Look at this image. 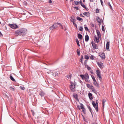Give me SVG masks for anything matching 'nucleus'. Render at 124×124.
Returning <instances> with one entry per match:
<instances>
[{"label": "nucleus", "instance_id": "42", "mask_svg": "<svg viewBox=\"0 0 124 124\" xmlns=\"http://www.w3.org/2000/svg\"><path fill=\"white\" fill-rule=\"evenodd\" d=\"M19 87L22 90H24L25 89V88L24 86H20Z\"/></svg>", "mask_w": 124, "mask_h": 124}, {"label": "nucleus", "instance_id": "41", "mask_svg": "<svg viewBox=\"0 0 124 124\" xmlns=\"http://www.w3.org/2000/svg\"><path fill=\"white\" fill-rule=\"evenodd\" d=\"M83 30V28L81 26H80L79 29V30L80 31H82Z\"/></svg>", "mask_w": 124, "mask_h": 124}, {"label": "nucleus", "instance_id": "53", "mask_svg": "<svg viewBox=\"0 0 124 124\" xmlns=\"http://www.w3.org/2000/svg\"><path fill=\"white\" fill-rule=\"evenodd\" d=\"M74 8L75 9H77V10H78V9H79V8H78V7H74Z\"/></svg>", "mask_w": 124, "mask_h": 124}, {"label": "nucleus", "instance_id": "47", "mask_svg": "<svg viewBox=\"0 0 124 124\" xmlns=\"http://www.w3.org/2000/svg\"><path fill=\"white\" fill-rule=\"evenodd\" d=\"M81 5L84 8L85 7V6L84 4L82 2L81 4Z\"/></svg>", "mask_w": 124, "mask_h": 124}, {"label": "nucleus", "instance_id": "17", "mask_svg": "<svg viewBox=\"0 0 124 124\" xmlns=\"http://www.w3.org/2000/svg\"><path fill=\"white\" fill-rule=\"evenodd\" d=\"M85 39L86 42H88L89 40V37L87 34H86L85 37Z\"/></svg>", "mask_w": 124, "mask_h": 124}, {"label": "nucleus", "instance_id": "64", "mask_svg": "<svg viewBox=\"0 0 124 124\" xmlns=\"http://www.w3.org/2000/svg\"><path fill=\"white\" fill-rule=\"evenodd\" d=\"M91 124H97V123H92Z\"/></svg>", "mask_w": 124, "mask_h": 124}, {"label": "nucleus", "instance_id": "14", "mask_svg": "<svg viewBox=\"0 0 124 124\" xmlns=\"http://www.w3.org/2000/svg\"><path fill=\"white\" fill-rule=\"evenodd\" d=\"M88 94L90 100H92L93 99V98L92 97V94L90 93H88Z\"/></svg>", "mask_w": 124, "mask_h": 124}, {"label": "nucleus", "instance_id": "11", "mask_svg": "<svg viewBox=\"0 0 124 124\" xmlns=\"http://www.w3.org/2000/svg\"><path fill=\"white\" fill-rule=\"evenodd\" d=\"M73 96L77 101H79V100L78 98V96L77 94L75 93H74L73 95Z\"/></svg>", "mask_w": 124, "mask_h": 124}, {"label": "nucleus", "instance_id": "34", "mask_svg": "<svg viewBox=\"0 0 124 124\" xmlns=\"http://www.w3.org/2000/svg\"><path fill=\"white\" fill-rule=\"evenodd\" d=\"M53 25H54V27L55 29L58 27L57 24L56 23H54V24Z\"/></svg>", "mask_w": 124, "mask_h": 124}, {"label": "nucleus", "instance_id": "52", "mask_svg": "<svg viewBox=\"0 0 124 124\" xmlns=\"http://www.w3.org/2000/svg\"><path fill=\"white\" fill-rule=\"evenodd\" d=\"M102 30V31H105V29L104 28V27L103 25H102V28H101Z\"/></svg>", "mask_w": 124, "mask_h": 124}, {"label": "nucleus", "instance_id": "12", "mask_svg": "<svg viewBox=\"0 0 124 124\" xmlns=\"http://www.w3.org/2000/svg\"><path fill=\"white\" fill-rule=\"evenodd\" d=\"M70 21L71 22H76V20L75 19V17L74 16H72L70 17Z\"/></svg>", "mask_w": 124, "mask_h": 124}, {"label": "nucleus", "instance_id": "38", "mask_svg": "<svg viewBox=\"0 0 124 124\" xmlns=\"http://www.w3.org/2000/svg\"><path fill=\"white\" fill-rule=\"evenodd\" d=\"M86 26V25L85 24L84 25L85 29V30L86 31H89V29H88V27H87L85 26Z\"/></svg>", "mask_w": 124, "mask_h": 124}, {"label": "nucleus", "instance_id": "26", "mask_svg": "<svg viewBox=\"0 0 124 124\" xmlns=\"http://www.w3.org/2000/svg\"><path fill=\"white\" fill-rule=\"evenodd\" d=\"M108 4L111 10H113L112 7V6L111 5V4H110L109 2H108Z\"/></svg>", "mask_w": 124, "mask_h": 124}, {"label": "nucleus", "instance_id": "28", "mask_svg": "<svg viewBox=\"0 0 124 124\" xmlns=\"http://www.w3.org/2000/svg\"><path fill=\"white\" fill-rule=\"evenodd\" d=\"M83 55H81V59H80L79 61L82 63H83Z\"/></svg>", "mask_w": 124, "mask_h": 124}, {"label": "nucleus", "instance_id": "32", "mask_svg": "<svg viewBox=\"0 0 124 124\" xmlns=\"http://www.w3.org/2000/svg\"><path fill=\"white\" fill-rule=\"evenodd\" d=\"M10 79L12 81H15V79L13 77L10 75Z\"/></svg>", "mask_w": 124, "mask_h": 124}, {"label": "nucleus", "instance_id": "22", "mask_svg": "<svg viewBox=\"0 0 124 124\" xmlns=\"http://www.w3.org/2000/svg\"><path fill=\"white\" fill-rule=\"evenodd\" d=\"M109 42H108L106 45V48L108 50L109 48Z\"/></svg>", "mask_w": 124, "mask_h": 124}, {"label": "nucleus", "instance_id": "45", "mask_svg": "<svg viewBox=\"0 0 124 124\" xmlns=\"http://www.w3.org/2000/svg\"><path fill=\"white\" fill-rule=\"evenodd\" d=\"M91 77H92V78L93 81H94L96 80L94 77V76H93L92 75Z\"/></svg>", "mask_w": 124, "mask_h": 124}, {"label": "nucleus", "instance_id": "18", "mask_svg": "<svg viewBox=\"0 0 124 124\" xmlns=\"http://www.w3.org/2000/svg\"><path fill=\"white\" fill-rule=\"evenodd\" d=\"M96 32L97 34V36L98 37L100 38L101 37V33L100 31L98 30H96Z\"/></svg>", "mask_w": 124, "mask_h": 124}, {"label": "nucleus", "instance_id": "58", "mask_svg": "<svg viewBox=\"0 0 124 124\" xmlns=\"http://www.w3.org/2000/svg\"><path fill=\"white\" fill-rule=\"evenodd\" d=\"M80 16L81 17H85L83 16L82 14H80Z\"/></svg>", "mask_w": 124, "mask_h": 124}, {"label": "nucleus", "instance_id": "7", "mask_svg": "<svg viewBox=\"0 0 124 124\" xmlns=\"http://www.w3.org/2000/svg\"><path fill=\"white\" fill-rule=\"evenodd\" d=\"M99 56L101 57L102 59H105V54L104 53H100L99 54Z\"/></svg>", "mask_w": 124, "mask_h": 124}, {"label": "nucleus", "instance_id": "27", "mask_svg": "<svg viewBox=\"0 0 124 124\" xmlns=\"http://www.w3.org/2000/svg\"><path fill=\"white\" fill-rule=\"evenodd\" d=\"M96 107L95 108V110L96 111V112H97L98 111L99 109H98V102H97V103H96Z\"/></svg>", "mask_w": 124, "mask_h": 124}, {"label": "nucleus", "instance_id": "10", "mask_svg": "<svg viewBox=\"0 0 124 124\" xmlns=\"http://www.w3.org/2000/svg\"><path fill=\"white\" fill-rule=\"evenodd\" d=\"M97 64L101 69H102L103 68V63H101L100 62H97Z\"/></svg>", "mask_w": 124, "mask_h": 124}, {"label": "nucleus", "instance_id": "40", "mask_svg": "<svg viewBox=\"0 0 124 124\" xmlns=\"http://www.w3.org/2000/svg\"><path fill=\"white\" fill-rule=\"evenodd\" d=\"M94 56L93 55H91L90 56V59L92 60H93L94 59Z\"/></svg>", "mask_w": 124, "mask_h": 124}, {"label": "nucleus", "instance_id": "62", "mask_svg": "<svg viewBox=\"0 0 124 124\" xmlns=\"http://www.w3.org/2000/svg\"><path fill=\"white\" fill-rule=\"evenodd\" d=\"M102 104H103V107H104V102H102Z\"/></svg>", "mask_w": 124, "mask_h": 124}, {"label": "nucleus", "instance_id": "15", "mask_svg": "<svg viewBox=\"0 0 124 124\" xmlns=\"http://www.w3.org/2000/svg\"><path fill=\"white\" fill-rule=\"evenodd\" d=\"M39 94L41 97L44 96L45 95V93L43 91H42L39 92Z\"/></svg>", "mask_w": 124, "mask_h": 124}, {"label": "nucleus", "instance_id": "20", "mask_svg": "<svg viewBox=\"0 0 124 124\" xmlns=\"http://www.w3.org/2000/svg\"><path fill=\"white\" fill-rule=\"evenodd\" d=\"M74 2L75 5H77L78 4H79L80 3L81 4V3H82V1L81 0L79 1H74Z\"/></svg>", "mask_w": 124, "mask_h": 124}, {"label": "nucleus", "instance_id": "50", "mask_svg": "<svg viewBox=\"0 0 124 124\" xmlns=\"http://www.w3.org/2000/svg\"><path fill=\"white\" fill-rule=\"evenodd\" d=\"M71 74L70 75H67L66 76V77L68 78H71Z\"/></svg>", "mask_w": 124, "mask_h": 124}, {"label": "nucleus", "instance_id": "25", "mask_svg": "<svg viewBox=\"0 0 124 124\" xmlns=\"http://www.w3.org/2000/svg\"><path fill=\"white\" fill-rule=\"evenodd\" d=\"M93 83L95 85L97 86H99L98 84L97 83L96 81V80L94 81H93Z\"/></svg>", "mask_w": 124, "mask_h": 124}, {"label": "nucleus", "instance_id": "63", "mask_svg": "<svg viewBox=\"0 0 124 124\" xmlns=\"http://www.w3.org/2000/svg\"><path fill=\"white\" fill-rule=\"evenodd\" d=\"M122 2L124 3V0H121Z\"/></svg>", "mask_w": 124, "mask_h": 124}, {"label": "nucleus", "instance_id": "56", "mask_svg": "<svg viewBox=\"0 0 124 124\" xmlns=\"http://www.w3.org/2000/svg\"><path fill=\"white\" fill-rule=\"evenodd\" d=\"M100 0V1H101V4L102 5V6H103V1H102V0Z\"/></svg>", "mask_w": 124, "mask_h": 124}, {"label": "nucleus", "instance_id": "37", "mask_svg": "<svg viewBox=\"0 0 124 124\" xmlns=\"http://www.w3.org/2000/svg\"><path fill=\"white\" fill-rule=\"evenodd\" d=\"M80 77L82 79H84L85 78V75L81 74L80 75Z\"/></svg>", "mask_w": 124, "mask_h": 124}, {"label": "nucleus", "instance_id": "19", "mask_svg": "<svg viewBox=\"0 0 124 124\" xmlns=\"http://www.w3.org/2000/svg\"><path fill=\"white\" fill-rule=\"evenodd\" d=\"M78 38L80 39H82L83 38L82 35L80 33H78Z\"/></svg>", "mask_w": 124, "mask_h": 124}, {"label": "nucleus", "instance_id": "33", "mask_svg": "<svg viewBox=\"0 0 124 124\" xmlns=\"http://www.w3.org/2000/svg\"><path fill=\"white\" fill-rule=\"evenodd\" d=\"M58 73H57V72H54V73H53V75L54 76H57L58 75Z\"/></svg>", "mask_w": 124, "mask_h": 124}, {"label": "nucleus", "instance_id": "61", "mask_svg": "<svg viewBox=\"0 0 124 124\" xmlns=\"http://www.w3.org/2000/svg\"><path fill=\"white\" fill-rule=\"evenodd\" d=\"M90 2H93L94 1V0H89Z\"/></svg>", "mask_w": 124, "mask_h": 124}, {"label": "nucleus", "instance_id": "44", "mask_svg": "<svg viewBox=\"0 0 124 124\" xmlns=\"http://www.w3.org/2000/svg\"><path fill=\"white\" fill-rule=\"evenodd\" d=\"M31 112H32V113L33 115V116H34V115L35 114V113L34 112V110H31Z\"/></svg>", "mask_w": 124, "mask_h": 124}, {"label": "nucleus", "instance_id": "31", "mask_svg": "<svg viewBox=\"0 0 124 124\" xmlns=\"http://www.w3.org/2000/svg\"><path fill=\"white\" fill-rule=\"evenodd\" d=\"M55 29V28L54 27V25H53L50 27L49 28V29L50 30H53Z\"/></svg>", "mask_w": 124, "mask_h": 124}, {"label": "nucleus", "instance_id": "39", "mask_svg": "<svg viewBox=\"0 0 124 124\" xmlns=\"http://www.w3.org/2000/svg\"><path fill=\"white\" fill-rule=\"evenodd\" d=\"M85 59L87 60L89 58V57L88 56L86 55H85Z\"/></svg>", "mask_w": 124, "mask_h": 124}, {"label": "nucleus", "instance_id": "21", "mask_svg": "<svg viewBox=\"0 0 124 124\" xmlns=\"http://www.w3.org/2000/svg\"><path fill=\"white\" fill-rule=\"evenodd\" d=\"M86 85L87 87L89 89H91L92 87L93 88V86L91 85L87 84Z\"/></svg>", "mask_w": 124, "mask_h": 124}, {"label": "nucleus", "instance_id": "13", "mask_svg": "<svg viewBox=\"0 0 124 124\" xmlns=\"http://www.w3.org/2000/svg\"><path fill=\"white\" fill-rule=\"evenodd\" d=\"M96 20L98 22L100 23V25L101 24V20L102 21V19H100L99 17L97 16L96 17Z\"/></svg>", "mask_w": 124, "mask_h": 124}, {"label": "nucleus", "instance_id": "5", "mask_svg": "<svg viewBox=\"0 0 124 124\" xmlns=\"http://www.w3.org/2000/svg\"><path fill=\"white\" fill-rule=\"evenodd\" d=\"M80 105H81V108L82 110V112L84 114L86 113V109L84 107V106L83 104L82 103H80Z\"/></svg>", "mask_w": 124, "mask_h": 124}, {"label": "nucleus", "instance_id": "48", "mask_svg": "<svg viewBox=\"0 0 124 124\" xmlns=\"http://www.w3.org/2000/svg\"><path fill=\"white\" fill-rule=\"evenodd\" d=\"M86 61H87L86 60H85V63H84V64L85 66L86 67L88 65L87 64V62Z\"/></svg>", "mask_w": 124, "mask_h": 124}, {"label": "nucleus", "instance_id": "46", "mask_svg": "<svg viewBox=\"0 0 124 124\" xmlns=\"http://www.w3.org/2000/svg\"><path fill=\"white\" fill-rule=\"evenodd\" d=\"M10 90L14 91V90L15 89L12 87H9Z\"/></svg>", "mask_w": 124, "mask_h": 124}, {"label": "nucleus", "instance_id": "16", "mask_svg": "<svg viewBox=\"0 0 124 124\" xmlns=\"http://www.w3.org/2000/svg\"><path fill=\"white\" fill-rule=\"evenodd\" d=\"M83 14L85 16H86L87 17H89L90 15V13L89 12H86L84 13H83Z\"/></svg>", "mask_w": 124, "mask_h": 124}, {"label": "nucleus", "instance_id": "23", "mask_svg": "<svg viewBox=\"0 0 124 124\" xmlns=\"http://www.w3.org/2000/svg\"><path fill=\"white\" fill-rule=\"evenodd\" d=\"M87 107L88 108V109H89V111L91 112V114H92V116H93V114H92V109L91 108V107H90V106H87Z\"/></svg>", "mask_w": 124, "mask_h": 124}, {"label": "nucleus", "instance_id": "54", "mask_svg": "<svg viewBox=\"0 0 124 124\" xmlns=\"http://www.w3.org/2000/svg\"><path fill=\"white\" fill-rule=\"evenodd\" d=\"M77 107L78 108V109H79V110H80L81 109V106H80L79 105H78L77 106Z\"/></svg>", "mask_w": 124, "mask_h": 124}, {"label": "nucleus", "instance_id": "51", "mask_svg": "<svg viewBox=\"0 0 124 124\" xmlns=\"http://www.w3.org/2000/svg\"><path fill=\"white\" fill-rule=\"evenodd\" d=\"M73 25H74L75 26V27H77V24H76V23L75 22H73Z\"/></svg>", "mask_w": 124, "mask_h": 124}, {"label": "nucleus", "instance_id": "49", "mask_svg": "<svg viewBox=\"0 0 124 124\" xmlns=\"http://www.w3.org/2000/svg\"><path fill=\"white\" fill-rule=\"evenodd\" d=\"M99 10L98 8L96 9V13H98L99 12Z\"/></svg>", "mask_w": 124, "mask_h": 124}, {"label": "nucleus", "instance_id": "29", "mask_svg": "<svg viewBox=\"0 0 124 124\" xmlns=\"http://www.w3.org/2000/svg\"><path fill=\"white\" fill-rule=\"evenodd\" d=\"M92 91H93L94 93H96L97 92V91H96L95 89L94 88L93 86V88H91Z\"/></svg>", "mask_w": 124, "mask_h": 124}, {"label": "nucleus", "instance_id": "2", "mask_svg": "<svg viewBox=\"0 0 124 124\" xmlns=\"http://www.w3.org/2000/svg\"><path fill=\"white\" fill-rule=\"evenodd\" d=\"M8 25L11 28L13 29H16L18 27L17 25L15 24H9Z\"/></svg>", "mask_w": 124, "mask_h": 124}, {"label": "nucleus", "instance_id": "4", "mask_svg": "<svg viewBox=\"0 0 124 124\" xmlns=\"http://www.w3.org/2000/svg\"><path fill=\"white\" fill-rule=\"evenodd\" d=\"M74 85H73L72 84V83L71 85H70V88L72 92H74L75 90V86L76 85L74 83Z\"/></svg>", "mask_w": 124, "mask_h": 124}, {"label": "nucleus", "instance_id": "35", "mask_svg": "<svg viewBox=\"0 0 124 124\" xmlns=\"http://www.w3.org/2000/svg\"><path fill=\"white\" fill-rule=\"evenodd\" d=\"M77 19L79 21H82L83 20V19L82 18H81L79 17H78L77 18Z\"/></svg>", "mask_w": 124, "mask_h": 124}, {"label": "nucleus", "instance_id": "59", "mask_svg": "<svg viewBox=\"0 0 124 124\" xmlns=\"http://www.w3.org/2000/svg\"><path fill=\"white\" fill-rule=\"evenodd\" d=\"M49 0V3H51L52 2L51 0Z\"/></svg>", "mask_w": 124, "mask_h": 124}, {"label": "nucleus", "instance_id": "55", "mask_svg": "<svg viewBox=\"0 0 124 124\" xmlns=\"http://www.w3.org/2000/svg\"><path fill=\"white\" fill-rule=\"evenodd\" d=\"M56 23L58 25H59L60 26H62V25L60 23Z\"/></svg>", "mask_w": 124, "mask_h": 124}, {"label": "nucleus", "instance_id": "6", "mask_svg": "<svg viewBox=\"0 0 124 124\" xmlns=\"http://www.w3.org/2000/svg\"><path fill=\"white\" fill-rule=\"evenodd\" d=\"M96 72L97 75L98 77L99 78L100 80H101L102 79V78L101 75L100 71L98 70H96Z\"/></svg>", "mask_w": 124, "mask_h": 124}, {"label": "nucleus", "instance_id": "57", "mask_svg": "<svg viewBox=\"0 0 124 124\" xmlns=\"http://www.w3.org/2000/svg\"><path fill=\"white\" fill-rule=\"evenodd\" d=\"M87 11H88V9L86 8V6L84 8Z\"/></svg>", "mask_w": 124, "mask_h": 124}, {"label": "nucleus", "instance_id": "24", "mask_svg": "<svg viewBox=\"0 0 124 124\" xmlns=\"http://www.w3.org/2000/svg\"><path fill=\"white\" fill-rule=\"evenodd\" d=\"M92 103L93 107L95 108L96 107L95 102L94 101H92Z\"/></svg>", "mask_w": 124, "mask_h": 124}, {"label": "nucleus", "instance_id": "1", "mask_svg": "<svg viewBox=\"0 0 124 124\" xmlns=\"http://www.w3.org/2000/svg\"><path fill=\"white\" fill-rule=\"evenodd\" d=\"M27 32V30L25 28H22L17 30L15 31L14 35L16 36H23L25 35Z\"/></svg>", "mask_w": 124, "mask_h": 124}, {"label": "nucleus", "instance_id": "8", "mask_svg": "<svg viewBox=\"0 0 124 124\" xmlns=\"http://www.w3.org/2000/svg\"><path fill=\"white\" fill-rule=\"evenodd\" d=\"M99 38L98 37L97 38L95 36H94V39L95 42L97 43H98L99 42Z\"/></svg>", "mask_w": 124, "mask_h": 124}, {"label": "nucleus", "instance_id": "60", "mask_svg": "<svg viewBox=\"0 0 124 124\" xmlns=\"http://www.w3.org/2000/svg\"><path fill=\"white\" fill-rule=\"evenodd\" d=\"M91 26H92L93 27H94V24L93 23H91Z\"/></svg>", "mask_w": 124, "mask_h": 124}, {"label": "nucleus", "instance_id": "36", "mask_svg": "<svg viewBox=\"0 0 124 124\" xmlns=\"http://www.w3.org/2000/svg\"><path fill=\"white\" fill-rule=\"evenodd\" d=\"M77 54L78 56H79L80 55V51L78 49H77Z\"/></svg>", "mask_w": 124, "mask_h": 124}, {"label": "nucleus", "instance_id": "9", "mask_svg": "<svg viewBox=\"0 0 124 124\" xmlns=\"http://www.w3.org/2000/svg\"><path fill=\"white\" fill-rule=\"evenodd\" d=\"M85 80L86 82H88V80L89 79V77L88 74H86L85 75Z\"/></svg>", "mask_w": 124, "mask_h": 124}, {"label": "nucleus", "instance_id": "30", "mask_svg": "<svg viewBox=\"0 0 124 124\" xmlns=\"http://www.w3.org/2000/svg\"><path fill=\"white\" fill-rule=\"evenodd\" d=\"M76 41L77 43V44L78 46H80V44H79V40H78V39H76Z\"/></svg>", "mask_w": 124, "mask_h": 124}, {"label": "nucleus", "instance_id": "3", "mask_svg": "<svg viewBox=\"0 0 124 124\" xmlns=\"http://www.w3.org/2000/svg\"><path fill=\"white\" fill-rule=\"evenodd\" d=\"M91 44L92 45V46L93 47V49L95 50V49H98V45L95 44V43H94L93 41L92 42Z\"/></svg>", "mask_w": 124, "mask_h": 124}, {"label": "nucleus", "instance_id": "43", "mask_svg": "<svg viewBox=\"0 0 124 124\" xmlns=\"http://www.w3.org/2000/svg\"><path fill=\"white\" fill-rule=\"evenodd\" d=\"M87 70H90L91 69V68L89 67L88 65L86 66Z\"/></svg>", "mask_w": 124, "mask_h": 124}]
</instances>
